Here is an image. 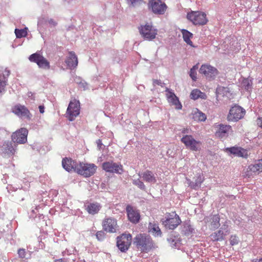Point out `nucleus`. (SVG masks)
Instances as JSON below:
<instances>
[{
  "mask_svg": "<svg viewBox=\"0 0 262 262\" xmlns=\"http://www.w3.org/2000/svg\"><path fill=\"white\" fill-rule=\"evenodd\" d=\"M48 23L53 26H55L57 25V23L53 19H50L48 20Z\"/></svg>",
  "mask_w": 262,
  "mask_h": 262,
  "instance_id": "nucleus-52",
  "label": "nucleus"
},
{
  "mask_svg": "<svg viewBox=\"0 0 262 262\" xmlns=\"http://www.w3.org/2000/svg\"><path fill=\"white\" fill-rule=\"evenodd\" d=\"M165 91L167 92L166 95L168 99V101L172 105H174L176 109L181 110L182 106L178 98L176 96L174 93L172 91V90L167 88H166Z\"/></svg>",
  "mask_w": 262,
  "mask_h": 262,
  "instance_id": "nucleus-21",
  "label": "nucleus"
},
{
  "mask_svg": "<svg viewBox=\"0 0 262 262\" xmlns=\"http://www.w3.org/2000/svg\"><path fill=\"white\" fill-rule=\"evenodd\" d=\"M62 166L64 169H66V157L62 158Z\"/></svg>",
  "mask_w": 262,
  "mask_h": 262,
  "instance_id": "nucleus-56",
  "label": "nucleus"
},
{
  "mask_svg": "<svg viewBox=\"0 0 262 262\" xmlns=\"http://www.w3.org/2000/svg\"><path fill=\"white\" fill-rule=\"evenodd\" d=\"M245 114V111L241 106L235 105L231 108L227 119L229 121L236 122L242 119Z\"/></svg>",
  "mask_w": 262,
  "mask_h": 262,
  "instance_id": "nucleus-13",
  "label": "nucleus"
},
{
  "mask_svg": "<svg viewBox=\"0 0 262 262\" xmlns=\"http://www.w3.org/2000/svg\"><path fill=\"white\" fill-rule=\"evenodd\" d=\"M223 227L218 231L212 233L210 235L211 239L213 242L222 241L224 239V236L226 234H224L222 230Z\"/></svg>",
  "mask_w": 262,
  "mask_h": 262,
  "instance_id": "nucleus-27",
  "label": "nucleus"
},
{
  "mask_svg": "<svg viewBox=\"0 0 262 262\" xmlns=\"http://www.w3.org/2000/svg\"><path fill=\"white\" fill-rule=\"evenodd\" d=\"M42 20H39L38 21V24L42 23Z\"/></svg>",
  "mask_w": 262,
  "mask_h": 262,
  "instance_id": "nucleus-61",
  "label": "nucleus"
},
{
  "mask_svg": "<svg viewBox=\"0 0 262 262\" xmlns=\"http://www.w3.org/2000/svg\"><path fill=\"white\" fill-rule=\"evenodd\" d=\"M199 72L210 80L214 79L219 74L218 70L209 64L202 65Z\"/></svg>",
  "mask_w": 262,
  "mask_h": 262,
  "instance_id": "nucleus-15",
  "label": "nucleus"
},
{
  "mask_svg": "<svg viewBox=\"0 0 262 262\" xmlns=\"http://www.w3.org/2000/svg\"><path fill=\"white\" fill-rule=\"evenodd\" d=\"M203 182V178L201 175H199L194 182L189 180L188 185L192 189L197 190L201 187V185Z\"/></svg>",
  "mask_w": 262,
  "mask_h": 262,
  "instance_id": "nucleus-31",
  "label": "nucleus"
},
{
  "mask_svg": "<svg viewBox=\"0 0 262 262\" xmlns=\"http://www.w3.org/2000/svg\"><path fill=\"white\" fill-rule=\"evenodd\" d=\"M193 118L198 121H204L206 119V115L198 109H196L193 112Z\"/></svg>",
  "mask_w": 262,
  "mask_h": 262,
  "instance_id": "nucleus-32",
  "label": "nucleus"
},
{
  "mask_svg": "<svg viewBox=\"0 0 262 262\" xmlns=\"http://www.w3.org/2000/svg\"><path fill=\"white\" fill-rule=\"evenodd\" d=\"M143 0H127L128 3L133 7H135L141 4Z\"/></svg>",
  "mask_w": 262,
  "mask_h": 262,
  "instance_id": "nucleus-46",
  "label": "nucleus"
},
{
  "mask_svg": "<svg viewBox=\"0 0 262 262\" xmlns=\"http://www.w3.org/2000/svg\"><path fill=\"white\" fill-rule=\"evenodd\" d=\"M220 218L218 215H214L211 219V228L213 229L218 228L220 226Z\"/></svg>",
  "mask_w": 262,
  "mask_h": 262,
  "instance_id": "nucleus-34",
  "label": "nucleus"
},
{
  "mask_svg": "<svg viewBox=\"0 0 262 262\" xmlns=\"http://www.w3.org/2000/svg\"><path fill=\"white\" fill-rule=\"evenodd\" d=\"M129 221L134 224L138 223L140 219V213L131 206L127 205L126 208Z\"/></svg>",
  "mask_w": 262,
  "mask_h": 262,
  "instance_id": "nucleus-20",
  "label": "nucleus"
},
{
  "mask_svg": "<svg viewBox=\"0 0 262 262\" xmlns=\"http://www.w3.org/2000/svg\"><path fill=\"white\" fill-rule=\"evenodd\" d=\"M132 237L130 234H122L117 238V246L122 252H125L132 243Z\"/></svg>",
  "mask_w": 262,
  "mask_h": 262,
  "instance_id": "nucleus-9",
  "label": "nucleus"
},
{
  "mask_svg": "<svg viewBox=\"0 0 262 262\" xmlns=\"http://www.w3.org/2000/svg\"><path fill=\"white\" fill-rule=\"evenodd\" d=\"M105 233L103 231H99L96 234V238L99 241H102L105 237Z\"/></svg>",
  "mask_w": 262,
  "mask_h": 262,
  "instance_id": "nucleus-45",
  "label": "nucleus"
},
{
  "mask_svg": "<svg viewBox=\"0 0 262 262\" xmlns=\"http://www.w3.org/2000/svg\"><path fill=\"white\" fill-rule=\"evenodd\" d=\"M16 131H19V132H20V131H28V130L25 128H21L20 129H18L17 130H16Z\"/></svg>",
  "mask_w": 262,
  "mask_h": 262,
  "instance_id": "nucleus-58",
  "label": "nucleus"
},
{
  "mask_svg": "<svg viewBox=\"0 0 262 262\" xmlns=\"http://www.w3.org/2000/svg\"><path fill=\"white\" fill-rule=\"evenodd\" d=\"M238 242H239V239L237 236H236L235 235H231L230 238V243L231 245L233 246V245H237V244H238Z\"/></svg>",
  "mask_w": 262,
  "mask_h": 262,
  "instance_id": "nucleus-43",
  "label": "nucleus"
},
{
  "mask_svg": "<svg viewBox=\"0 0 262 262\" xmlns=\"http://www.w3.org/2000/svg\"><path fill=\"white\" fill-rule=\"evenodd\" d=\"M96 143L97 144V146L99 149L101 148V146L102 145V141L100 139H98L96 141Z\"/></svg>",
  "mask_w": 262,
  "mask_h": 262,
  "instance_id": "nucleus-53",
  "label": "nucleus"
},
{
  "mask_svg": "<svg viewBox=\"0 0 262 262\" xmlns=\"http://www.w3.org/2000/svg\"><path fill=\"white\" fill-rule=\"evenodd\" d=\"M148 231L155 236H161L162 232L156 224H152L150 223L148 227Z\"/></svg>",
  "mask_w": 262,
  "mask_h": 262,
  "instance_id": "nucleus-29",
  "label": "nucleus"
},
{
  "mask_svg": "<svg viewBox=\"0 0 262 262\" xmlns=\"http://www.w3.org/2000/svg\"><path fill=\"white\" fill-rule=\"evenodd\" d=\"M187 18L195 25H204L208 21L206 14L200 11L188 13Z\"/></svg>",
  "mask_w": 262,
  "mask_h": 262,
  "instance_id": "nucleus-5",
  "label": "nucleus"
},
{
  "mask_svg": "<svg viewBox=\"0 0 262 262\" xmlns=\"http://www.w3.org/2000/svg\"><path fill=\"white\" fill-rule=\"evenodd\" d=\"M226 151L233 155L234 156L247 158L248 157L247 150L238 146H233L227 147L225 149Z\"/></svg>",
  "mask_w": 262,
  "mask_h": 262,
  "instance_id": "nucleus-18",
  "label": "nucleus"
},
{
  "mask_svg": "<svg viewBox=\"0 0 262 262\" xmlns=\"http://www.w3.org/2000/svg\"><path fill=\"white\" fill-rule=\"evenodd\" d=\"M138 89L139 90H142V89H144L145 87L143 85H140L138 86Z\"/></svg>",
  "mask_w": 262,
  "mask_h": 262,
  "instance_id": "nucleus-59",
  "label": "nucleus"
},
{
  "mask_svg": "<svg viewBox=\"0 0 262 262\" xmlns=\"http://www.w3.org/2000/svg\"><path fill=\"white\" fill-rule=\"evenodd\" d=\"M10 74V71L9 70H8L7 68L5 69L4 74H3V79H4V76L5 77H7V79H8V77Z\"/></svg>",
  "mask_w": 262,
  "mask_h": 262,
  "instance_id": "nucleus-50",
  "label": "nucleus"
},
{
  "mask_svg": "<svg viewBox=\"0 0 262 262\" xmlns=\"http://www.w3.org/2000/svg\"><path fill=\"white\" fill-rule=\"evenodd\" d=\"M43 217H44V216L43 215V214H40V216H39V217H40V218H42V219H43Z\"/></svg>",
  "mask_w": 262,
  "mask_h": 262,
  "instance_id": "nucleus-60",
  "label": "nucleus"
},
{
  "mask_svg": "<svg viewBox=\"0 0 262 262\" xmlns=\"http://www.w3.org/2000/svg\"><path fill=\"white\" fill-rule=\"evenodd\" d=\"M217 127L219 128V131H230L232 130L231 126L230 125H225L223 124H220L217 125Z\"/></svg>",
  "mask_w": 262,
  "mask_h": 262,
  "instance_id": "nucleus-41",
  "label": "nucleus"
},
{
  "mask_svg": "<svg viewBox=\"0 0 262 262\" xmlns=\"http://www.w3.org/2000/svg\"><path fill=\"white\" fill-rule=\"evenodd\" d=\"M18 254L20 258H25L26 255L25 250L24 249H20L18 250Z\"/></svg>",
  "mask_w": 262,
  "mask_h": 262,
  "instance_id": "nucleus-49",
  "label": "nucleus"
},
{
  "mask_svg": "<svg viewBox=\"0 0 262 262\" xmlns=\"http://www.w3.org/2000/svg\"><path fill=\"white\" fill-rule=\"evenodd\" d=\"M190 98L193 100H196L199 98L206 99L207 95L205 93L202 92L200 90L196 89L192 91L190 95Z\"/></svg>",
  "mask_w": 262,
  "mask_h": 262,
  "instance_id": "nucleus-28",
  "label": "nucleus"
},
{
  "mask_svg": "<svg viewBox=\"0 0 262 262\" xmlns=\"http://www.w3.org/2000/svg\"><path fill=\"white\" fill-rule=\"evenodd\" d=\"M39 207V205L35 206V208L32 210L31 214L30 215V217L31 218L35 219L36 217V214L37 212L38 211V208Z\"/></svg>",
  "mask_w": 262,
  "mask_h": 262,
  "instance_id": "nucleus-47",
  "label": "nucleus"
},
{
  "mask_svg": "<svg viewBox=\"0 0 262 262\" xmlns=\"http://www.w3.org/2000/svg\"><path fill=\"white\" fill-rule=\"evenodd\" d=\"M54 262H64L63 259L62 258L57 259L54 260Z\"/></svg>",
  "mask_w": 262,
  "mask_h": 262,
  "instance_id": "nucleus-57",
  "label": "nucleus"
},
{
  "mask_svg": "<svg viewBox=\"0 0 262 262\" xmlns=\"http://www.w3.org/2000/svg\"><path fill=\"white\" fill-rule=\"evenodd\" d=\"M80 102L78 100L74 99L71 100L67 108V114L68 115V119L72 121L80 114Z\"/></svg>",
  "mask_w": 262,
  "mask_h": 262,
  "instance_id": "nucleus-8",
  "label": "nucleus"
},
{
  "mask_svg": "<svg viewBox=\"0 0 262 262\" xmlns=\"http://www.w3.org/2000/svg\"><path fill=\"white\" fill-rule=\"evenodd\" d=\"M132 183L133 185L137 186L141 190L146 191V187L143 182L140 179L138 178L137 179H133L132 180Z\"/></svg>",
  "mask_w": 262,
  "mask_h": 262,
  "instance_id": "nucleus-36",
  "label": "nucleus"
},
{
  "mask_svg": "<svg viewBox=\"0 0 262 262\" xmlns=\"http://www.w3.org/2000/svg\"><path fill=\"white\" fill-rule=\"evenodd\" d=\"M51 180L47 174L40 176L39 177V182L45 185H48L50 183Z\"/></svg>",
  "mask_w": 262,
  "mask_h": 262,
  "instance_id": "nucleus-39",
  "label": "nucleus"
},
{
  "mask_svg": "<svg viewBox=\"0 0 262 262\" xmlns=\"http://www.w3.org/2000/svg\"><path fill=\"white\" fill-rule=\"evenodd\" d=\"M138 175L146 183L155 184L157 182L155 173L150 170H146L143 172L139 173Z\"/></svg>",
  "mask_w": 262,
  "mask_h": 262,
  "instance_id": "nucleus-22",
  "label": "nucleus"
},
{
  "mask_svg": "<svg viewBox=\"0 0 262 262\" xmlns=\"http://www.w3.org/2000/svg\"><path fill=\"white\" fill-rule=\"evenodd\" d=\"M38 108L40 113L42 114L45 112V107L43 105H39Z\"/></svg>",
  "mask_w": 262,
  "mask_h": 262,
  "instance_id": "nucleus-54",
  "label": "nucleus"
},
{
  "mask_svg": "<svg viewBox=\"0 0 262 262\" xmlns=\"http://www.w3.org/2000/svg\"><path fill=\"white\" fill-rule=\"evenodd\" d=\"M116 225L117 222L114 219L108 218L104 220L103 222V229L104 231L108 232H115Z\"/></svg>",
  "mask_w": 262,
  "mask_h": 262,
  "instance_id": "nucleus-23",
  "label": "nucleus"
},
{
  "mask_svg": "<svg viewBox=\"0 0 262 262\" xmlns=\"http://www.w3.org/2000/svg\"><path fill=\"white\" fill-rule=\"evenodd\" d=\"M187 148L194 151H200L201 149V142L196 140L191 135H185L181 139Z\"/></svg>",
  "mask_w": 262,
  "mask_h": 262,
  "instance_id": "nucleus-7",
  "label": "nucleus"
},
{
  "mask_svg": "<svg viewBox=\"0 0 262 262\" xmlns=\"http://www.w3.org/2000/svg\"><path fill=\"white\" fill-rule=\"evenodd\" d=\"M181 232L182 234L187 236L191 235L194 232V229L191 225L189 220L182 223Z\"/></svg>",
  "mask_w": 262,
  "mask_h": 262,
  "instance_id": "nucleus-24",
  "label": "nucleus"
},
{
  "mask_svg": "<svg viewBox=\"0 0 262 262\" xmlns=\"http://www.w3.org/2000/svg\"><path fill=\"white\" fill-rule=\"evenodd\" d=\"M262 261V258L258 260V262Z\"/></svg>",
  "mask_w": 262,
  "mask_h": 262,
  "instance_id": "nucleus-62",
  "label": "nucleus"
},
{
  "mask_svg": "<svg viewBox=\"0 0 262 262\" xmlns=\"http://www.w3.org/2000/svg\"><path fill=\"white\" fill-rule=\"evenodd\" d=\"M15 33L16 37L19 38L25 37L27 34V32L25 30L18 29H15Z\"/></svg>",
  "mask_w": 262,
  "mask_h": 262,
  "instance_id": "nucleus-38",
  "label": "nucleus"
},
{
  "mask_svg": "<svg viewBox=\"0 0 262 262\" xmlns=\"http://www.w3.org/2000/svg\"><path fill=\"white\" fill-rule=\"evenodd\" d=\"M229 92V89L227 87L219 86L216 89V94L217 96L220 95L223 96L226 95L227 93Z\"/></svg>",
  "mask_w": 262,
  "mask_h": 262,
  "instance_id": "nucleus-37",
  "label": "nucleus"
},
{
  "mask_svg": "<svg viewBox=\"0 0 262 262\" xmlns=\"http://www.w3.org/2000/svg\"><path fill=\"white\" fill-rule=\"evenodd\" d=\"M8 79L4 76V79H0V93L5 90V88L7 85Z\"/></svg>",
  "mask_w": 262,
  "mask_h": 262,
  "instance_id": "nucleus-42",
  "label": "nucleus"
},
{
  "mask_svg": "<svg viewBox=\"0 0 262 262\" xmlns=\"http://www.w3.org/2000/svg\"><path fill=\"white\" fill-rule=\"evenodd\" d=\"M167 241L172 247H178V244L179 243L176 241V239L170 237L167 238Z\"/></svg>",
  "mask_w": 262,
  "mask_h": 262,
  "instance_id": "nucleus-44",
  "label": "nucleus"
},
{
  "mask_svg": "<svg viewBox=\"0 0 262 262\" xmlns=\"http://www.w3.org/2000/svg\"><path fill=\"white\" fill-rule=\"evenodd\" d=\"M134 244L141 252H148L154 247V243L151 237L145 234H139L134 239Z\"/></svg>",
  "mask_w": 262,
  "mask_h": 262,
  "instance_id": "nucleus-1",
  "label": "nucleus"
},
{
  "mask_svg": "<svg viewBox=\"0 0 262 262\" xmlns=\"http://www.w3.org/2000/svg\"><path fill=\"white\" fill-rule=\"evenodd\" d=\"M83 207L89 214L94 215L99 212L102 206L98 202L86 201L84 203Z\"/></svg>",
  "mask_w": 262,
  "mask_h": 262,
  "instance_id": "nucleus-17",
  "label": "nucleus"
},
{
  "mask_svg": "<svg viewBox=\"0 0 262 262\" xmlns=\"http://www.w3.org/2000/svg\"><path fill=\"white\" fill-rule=\"evenodd\" d=\"M47 193H43V195H46Z\"/></svg>",
  "mask_w": 262,
  "mask_h": 262,
  "instance_id": "nucleus-64",
  "label": "nucleus"
},
{
  "mask_svg": "<svg viewBox=\"0 0 262 262\" xmlns=\"http://www.w3.org/2000/svg\"><path fill=\"white\" fill-rule=\"evenodd\" d=\"M248 169L249 171L253 173L262 171V163L261 161L259 160L257 163L249 165Z\"/></svg>",
  "mask_w": 262,
  "mask_h": 262,
  "instance_id": "nucleus-33",
  "label": "nucleus"
},
{
  "mask_svg": "<svg viewBox=\"0 0 262 262\" xmlns=\"http://www.w3.org/2000/svg\"><path fill=\"white\" fill-rule=\"evenodd\" d=\"M78 63V57L74 52H69L67 55V69L76 71Z\"/></svg>",
  "mask_w": 262,
  "mask_h": 262,
  "instance_id": "nucleus-16",
  "label": "nucleus"
},
{
  "mask_svg": "<svg viewBox=\"0 0 262 262\" xmlns=\"http://www.w3.org/2000/svg\"><path fill=\"white\" fill-rule=\"evenodd\" d=\"M198 66L196 65L194 66L190 70L189 76L193 81L196 80V71Z\"/></svg>",
  "mask_w": 262,
  "mask_h": 262,
  "instance_id": "nucleus-40",
  "label": "nucleus"
},
{
  "mask_svg": "<svg viewBox=\"0 0 262 262\" xmlns=\"http://www.w3.org/2000/svg\"><path fill=\"white\" fill-rule=\"evenodd\" d=\"M161 222L165 228L169 230H174L182 222L179 216L175 212L167 213Z\"/></svg>",
  "mask_w": 262,
  "mask_h": 262,
  "instance_id": "nucleus-2",
  "label": "nucleus"
},
{
  "mask_svg": "<svg viewBox=\"0 0 262 262\" xmlns=\"http://www.w3.org/2000/svg\"><path fill=\"white\" fill-rule=\"evenodd\" d=\"M75 71H71V74L73 78V80L75 83L78 84L79 88H83L84 90H86L88 88V83L84 80H82L81 77L75 76Z\"/></svg>",
  "mask_w": 262,
  "mask_h": 262,
  "instance_id": "nucleus-26",
  "label": "nucleus"
},
{
  "mask_svg": "<svg viewBox=\"0 0 262 262\" xmlns=\"http://www.w3.org/2000/svg\"><path fill=\"white\" fill-rule=\"evenodd\" d=\"M181 32L183 35L184 40L191 47L193 48H196V47L193 45L192 42L190 40V38L192 37V34L185 29H182Z\"/></svg>",
  "mask_w": 262,
  "mask_h": 262,
  "instance_id": "nucleus-30",
  "label": "nucleus"
},
{
  "mask_svg": "<svg viewBox=\"0 0 262 262\" xmlns=\"http://www.w3.org/2000/svg\"><path fill=\"white\" fill-rule=\"evenodd\" d=\"M11 111L15 115L20 118H26L30 120L32 115L29 110L25 105L17 104L12 107Z\"/></svg>",
  "mask_w": 262,
  "mask_h": 262,
  "instance_id": "nucleus-10",
  "label": "nucleus"
},
{
  "mask_svg": "<svg viewBox=\"0 0 262 262\" xmlns=\"http://www.w3.org/2000/svg\"><path fill=\"white\" fill-rule=\"evenodd\" d=\"M24 200V197L21 198V201H23Z\"/></svg>",
  "mask_w": 262,
  "mask_h": 262,
  "instance_id": "nucleus-63",
  "label": "nucleus"
},
{
  "mask_svg": "<svg viewBox=\"0 0 262 262\" xmlns=\"http://www.w3.org/2000/svg\"><path fill=\"white\" fill-rule=\"evenodd\" d=\"M102 167L104 170L107 172L122 174L123 172L122 165L113 161L103 163Z\"/></svg>",
  "mask_w": 262,
  "mask_h": 262,
  "instance_id": "nucleus-14",
  "label": "nucleus"
},
{
  "mask_svg": "<svg viewBox=\"0 0 262 262\" xmlns=\"http://www.w3.org/2000/svg\"><path fill=\"white\" fill-rule=\"evenodd\" d=\"M252 82L248 78H244L242 81L241 86L247 91L252 90Z\"/></svg>",
  "mask_w": 262,
  "mask_h": 262,
  "instance_id": "nucleus-35",
  "label": "nucleus"
},
{
  "mask_svg": "<svg viewBox=\"0 0 262 262\" xmlns=\"http://www.w3.org/2000/svg\"><path fill=\"white\" fill-rule=\"evenodd\" d=\"M258 125L262 128V118H258L257 120Z\"/></svg>",
  "mask_w": 262,
  "mask_h": 262,
  "instance_id": "nucleus-55",
  "label": "nucleus"
},
{
  "mask_svg": "<svg viewBox=\"0 0 262 262\" xmlns=\"http://www.w3.org/2000/svg\"><path fill=\"white\" fill-rule=\"evenodd\" d=\"M227 132H215V136L220 138H224L226 137Z\"/></svg>",
  "mask_w": 262,
  "mask_h": 262,
  "instance_id": "nucleus-48",
  "label": "nucleus"
},
{
  "mask_svg": "<svg viewBox=\"0 0 262 262\" xmlns=\"http://www.w3.org/2000/svg\"><path fill=\"white\" fill-rule=\"evenodd\" d=\"M79 167V164H78L76 161L67 157V171L77 173Z\"/></svg>",
  "mask_w": 262,
  "mask_h": 262,
  "instance_id": "nucleus-25",
  "label": "nucleus"
},
{
  "mask_svg": "<svg viewBox=\"0 0 262 262\" xmlns=\"http://www.w3.org/2000/svg\"><path fill=\"white\" fill-rule=\"evenodd\" d=\"M148 8L154 14L161 15L165 14L167 7L161 0H149Z\"/></svg>",
  "mask_w": 262,
  "mask_h": 262,
  "instance_id": "nucleus-3",
  "label": "nucleus"
},
{
  "mask_svg": "<svg viewBox=\"0 0 262 262\" xmlns=\"http://www.w3.org/2000/svg\"><path fill=\"white\" fill-rule=\"evenodd\" d=\"M96 168L97 166L94 164L80 163L77 173L85 178H88L95 173Z\"/></svg>",
  "mask_w": 262,
  "mask_h": 262,
  "instance_id": "nucleus-12",
  "label": "nucleus"
},
{
  "mask_svg": "<svg viewBox=\"0 0 262 262\" xmlns=\"http://www.w3.org/2000/svg\"><path fill=\"white\" fill-rule=\"evenodd\" d=\"M164 84V83L162 82V81L160 80L155 79L153 80V84L154 85H161V86H163V84Z\"/></svg>",
  "mask_w": 262,
  "mask_h": 262,
  "instance_id": "nucleus-51",
  "label": "nucleus"
},
{
  "mask_svg": "<svg viewBox=\"0 0 262 262\" xmlns=\"http://www.w3.org/2000/svg\"><path fill=\"white\" fill-rule=\"evenodd\" d=\"M28 132H13L11 135L12 142L14 144H24L27 141Z\"/></svg>",
  "mask_w": 262,
  "mask_h": 262,
  "instance_id": "nucleus-19",
  "label": "nucleus"
},
{
  "mask_svg": "<svg viewBox=\"0 0 262 262\" xmlns=\"http://www.w3.org/2000/svg\"><path fill=\"white\" fill-rule=\"evenodd\" d=\"M17 147L16 144L5 141L0 144V155L7 158L13 157L16 152Z\"/></svg>",
  "mask_w": 262,
  "mask_h": 262,
  "instance_id": "nucleus-4",
  "label": "nucleus"
},
{
  "mask_svg": "<svg viewBox=\"0 0 262 262\" xmlns=\"http://www.w3.org/2000/svg\"><path fill=\"white\" fill-rule=\"evenodd\" d=\"M139 29L140 33L146 40H152L156 38L157 34V30L154 29L151 25L141 26Z\"/></svg>",
  "mask_w": 262,
  "mask_h": 262,
  "instance_id": "nucleus-11",
  "label": "nucleus"
},
{
  "mask_svg": "<svg viewBox=\"0 0 262 262\" xmlns=\"http://www.w3.org/2000/svg\"><path fill=\"white\" fill-rule=\"evenodd\" d=\"M29 60L37 64L39 68L48 70L50 68L49 61L39 52L31 54L29 57Z\"/></svg>",
  "mask_w": 262,
  "mask_h": 262,
  "instance_id": "nucleus-6",
  "label": "nucleus"
}]
</instances>
